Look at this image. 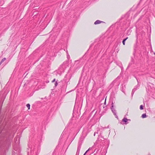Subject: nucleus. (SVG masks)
I'll use <instances>...</instances> for the list:
<instances>
[{
  "label": "nucleus",
  "instance_id": "nucleus-7",
  "mask_svg": "<svg viewBox=\"0 0 155 155\" xmlns=\"http://www.w3.org/2000/svg\"><path fill=\"white\" fill-rule=\"evenodd\" d=\"M27 107L28 108V109L30 108V105L29 104H28L26 105Z\"/></svg>",
  "mask_w": 155,
  "mask_h": 155
},
{
  "label": "nucleus",
  "instance_id": "nucleus-3",
  "mask_svg": "<svg viewBox=\"0 0 155 155\" xmlns=\"http://www.w3.org/2000/svg\"><path fill=\"white\" fill-rule=\"evenodd\" d=\"M102 22H103L102 21H101L100 20H97L94 23V24L95 25H97V24H100Z\"/></svg>",
  "mask_w": 155,
  "mask_h": 155
},
{
  "label": "nucleus",
  "instance_id": "nucleus-8",
  "mask_svg": "<svg viewBox=\"0 0 155 155\" xmlns=\"http://www.w3.org/2000/svg\"><path fill=\"white\" fill-rule=\"evenodd\" d=\"M143 105H141L140 106V110H143Z\"/></svg>",
  "mask_w": 155,
  "mask_h": 155
},
{
  "label": "nucleus",
  "instance_id": "nucleus-13",
  "mask_svg": "<svg viewBox=\"0 0 155 155\" xmlns=\"http://www.w3.org/2000/svg\"><path fill=\"white\" fill-rule=\"evenodd\" d=\"M87 153V150L84 155H85Z\"/></svg>",
  "mask_w": 155,
  "mask_h": 155
},
{
  "label": "nucleus",
  "instance_id": "nucleus-11",
  "mask_svg": "<svg viewBox=\"0 0 155 155\" xmlns=\"http://www.w3.org/2000/svg\"><path fill=\"white\" fill-rule=\"evenodd\" d=\"M93 147H92L91 148H89L88 149V151L89 150H91Z\"/></svg>",
  "mask_w": 155,
  "mask_h": 155
},
{
  "label": "nucleus",
  "instance_id": "nucleus-2",
  "mask_svg": "<svg viewBox=\"0 0 155 155\" xmlns=\"http://www.w3.org/2000/svg\"><path fill=\"white\" fill-rule=\"evenodd\" d=\"M130 120L127 119V118L124 117L122 120V121L123 122H125V124H127L128 122H127V120Z\"/></svg>",
  "mask_w": 155,
  "mask_h": 155
},
{
  "label": "nucleus",
  "instance_id": "nucleus-5",
  "mask_svg": "<svg viewBox=\"0 0 155 155\" xmlns=\"http://www.w3.org/2000/svg\"><path fill=\"white\" fill-rule=\"evenodd\" d=\"M6 58H4L3 59H2V60L1 61V62H0V65L2 64V63L3 62H4L6 60Z\"/></svg>",
  "mask_w": 155,
  "mask_h": 155
},
{
  "label": "nucleus",
  "instance_id": "nucleus-4",
  "mask_svg": "<svg viewBox=\"0 0 155 155\" xmlns=\"http://www.w3.org/2000/svg\"><path fill=\"white\" fill-rule=\"evenodd\" d=\"M128 38V37H127L126 38H125V39H124L123 40V41H122V43H123V45H124L125 44V41Z\"/></svg>",
  "mask_w": 155,
  "mask_h": 155
},
{
  "label": "nucleus",
  "instance_id": "nucleus-12",
  "mask_svg": "<svg viewBox=\"0 0 155 155\" xmlns=\"http://www.w3.org/2000/svg\"><path fill=\"white\" fill-rule=\"evenodd\" d=\"M134 89H133L132 91V93H134Z\"/></svg>",
  "mask_w": 155,
  "mask_h": 155
},
{
  "label": "nucleus",
  "instance_id": "nucleus-10",
  "mask_svg": "<svg viewBox=\"0 0 155 155\" xmlns=\"http://www.w3.org/2000/svg\"><path fill=\"white\" fill-rule=\"evenodd\" d=\"M55 81V79H54V80L52 81V83L54 82Z\"/></svg>",
  "mask_w": 155,
  "mask_h": 155
},
{
  "label": "nucleus",
  "instance_id": "nucleus-9",
  "mask_svg": "<svg viewBox=\"0 0 155 155\" xmlns=\"http://www.w3.org/2000/svg\"><path fill=\"white\" fill-rule=\"evenodd\" d=\"M57 84H58V83H57V82H56L55 83V86H56L57 85Z\"/></svg>",
  "mask_w": 155,
  "mask_h": 155
},
{
  "label": "nucleus",
  "instance_id": "nucleus-16",
  "mask_svg": "<svg viewBox=\"0 0 155 155\" xmlns=\"http://www.w3.org/2000/svg\"><path fill=\"white\" fill-rule=\"evenodd\" d=\"M17 143H18V142H17Z\"/></svg>",
  "mask_w": 155,
  "mask_h": 155
},
{
  "label": "nucleus",
  "instance_id": "nucleus-6",
  "mask_svg": "<svg viewBox=\"0 0 155 155\" xmlns=\"http://www.w3.org/2000/svg\"><path fill=\"white\" fill-rule=\"evenodd\" d=\"M146 116H147L146 115V114H143L142 115L141 117L143 118H145L146 117Z\"/></svg>",
  "mask_w": 155,
  "mask_h": 155
},
{
  "label": "nucleus",
  "instance_id": "nucleus-1",
  "mask_svg": "<svg viewBox=\"0 0 155 155\" xmlns=\"http://www.w3.org/2000/svg\"><path fill=\"white\" fill-rule=\"evenodd\" d=\"M113 103H112V105L111 107V110L112 112L115 115H116V110L114 108H113Z\"/></svg>",
  "mask_w": 155,
  "mask_h": 155
},
{
  "label": "nucleus",
  "instance_id": "nucleus-14",
  "mask_svg": "<svg viewBox=\"0 0 155 155\" xmlns=\"http://www.w3.org/2000/svg\"><path fill=\"white\" fill-rule=\"evenodd\" d=\"M95 133H94V136H95Z\"/></svg>",
  "mask_w": 155,
  "mask_h": 155
},
{
  "label": "nucleus",
  "instance_id": "nucleus-17",
  "mask_svg": "<svg viewBox=\"0 0 155 155\" xmlns=\"http://www.w3.org/2000/svg\"><path fill=\"white\" fill-rule=\"evenodd\" d=\"M93 153V151L92 152H91V153Z\"/></svg>",
  "mask_w": 155,
  "mask_h": 155
},
{
  "label": "nucleus",
  "instance_id": "nucleus-15",
  "mask_svg": "<svg viewBox=\"0 0 155 155\" xmlns=\"http://www.w3.org/2000/svg\"><path fill=\"white\" fill-rule=\"evenodd\" d=\"M106 103V100L105 101V102H104V104H105Z\"/></svg>",
  "mask_w": 155,
  "mask_h": 155
}]
</instances>
